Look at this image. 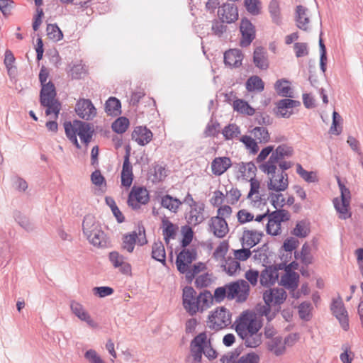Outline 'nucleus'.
Masks as SVG:
<instances>
[{"label":"nucleus","mask_w":363,"mask_h":363,"mask_svg":"<svg viewBox=\"0 0 363 363\" xmlns=\"http://www.w3.org/2000/svg\"><path fill=\"white\" fill-rule=\"evenodd\" d=\"M243 55L239 49H230L224 53V62L230 67H238L242 65Z\"/></svg>","instance_id":"nucleus-23"},{"label":"nucleus","mask_w":363,"mask_h":363,"mask_svg":"<svg viewBox=\"0 0 363 363\" xmlns=\"http://www.w3.org/2000/svg\"><path fill=\"white\" fill-rule=\"evenodd\" d=\"M224 270L230 275L234 274L236 271L240 269V262L236 259L229 257L225 260V264L223 265Z\"/></svg>","instance_id":"nucleus-55"},{"label":"nucleus","mask_w":363,"mask_h":363,"mask_svg":"<svg viewBox=\"0 0 363 363\" xmlns=\"http://www.w3.org/2000/svg\"><path fill=\"white\" fill-rule=\"evenodd\" d=\"M298 244L299 242L297 239L291 237L284 240L282 247L286 252H289L290 257H291L293 250L296 249Z\"/></svg>","instance_id":"nucleus-61"},{"label":"nucleus","mask_w":363,"mask_h":363,"mask_svg":"<svg viewBox=\"0 0 363 363\" xmlns=\"http://www.w3.org/2000/svg\"><path fill=\"white\" fill-rule=\"evenodd\" d=\"M225 22L214 20L212 22L211 30L213 34L221 37L224 33L227 30V26L224 25Z\"/></svg>","instance_id":"nucleus-60"},{"label":"nucleus","mask_w":363,"mask_h":363,"mask_svg":"<svg viewBox=\"0 0 363 363\" xmlns=\"http://www.w3.org/2000/svg\"><path fill=\"white\" fill-rule=\"evenodd\" d=\"M259 357L255 352H250L240 357L236 363H259Z\"/></svg>","instance_id":"nucleus-63"},{"label":"nucleus","mask_w":363,"mask_h":363,"mask_svg":"<svg viewBox=\"0 0 363 363\" xmlns=\"http://www.w3.org/2000/svg\"><path fill=\"white\" fill-rule=\"evenodd\" d=\"M296 172L306 182L313 183L318 182L316 174L313 172L305 170L300 164L296 165Z\"/></svg>","instance_id":"nucleus-49"},{"label":"nucleus","mask_w":363,"mask_h":363,"mask_svg":"<svg viewBox=\"0 0 363 363\" xmlns=\"http://www.w3.org/2000/svg\"><path fill=\"white\" fill-rule=\"evenodd\" d=\"M209 322L212 324V327L215 330L223 329L231 323V313L224 307L217 308L208 316Z\"/></svg>","instance_id":"nucleus-7"},{"label":"nucleus","mask_w":363,"mask_h":363,"mask_svg":"<svg viewBox=\"0 0 363 363\" xmlns=\"http://www.w3.org/2000/svg\"><path fill=\"white\" fill-rule=\"evenodd\" d=\"M268 350L273 352L276 356L283 354L286 351L285 343L281 336H277L272 338L267 342Z\"/></svg>","instance_id":"nucleus-31"},{"label":"nucleus","mask_w":363,"mask_h":363,"mask_svg":"<svg viewBox=\"0 0 363 363\" xmlns=\"http://www.w3.org/2000/svg\"><path fill=\"white\" fill-rule=\"evenodd\" d=\"M204 209L205 205L203 202L190 208L185 216L188 224L196 226L201 223L205 220Z\"/></svg>","instance_id":"nucleus-18"},{"label":"nucleus","mask_w":363,"mask_h":363,"mask_svg":"<svg viewBox=\"0 0 363 363\" xmlns=\"http://www.w3.org/2000/svg\"><path fill=\"white\" fill-rule=\"evenodd\" d=\"M42 88L40 93V103H45V99H54L56 96V91L54 84L48 82L41 85Z\"/></svg>","instance_id":"nucleus-35"},{"label":"nucleus","mask_w":363,"mask_h":363,"mask_svg":"<svg viewBox=\"0 0 363 363\" xmlns=\"http://www.w3.org/2000/svg\"><path fill=\"white\" fill-rule=\"evenodd\" d=\"M199 311L208 308L213 302V296L209 291L205 290L197 296Z\"/></svg>","instance_id":"nucleus-36"},{"label":"nucleus","mask_w":363,"mask_h":363,"mask_svg":"<svg viewBox=\"0 0 363 363\" xmlns=\"http://www.w3.org/2000/svg\"><path fill=\"white\" fill-rule=\"evenodd\" d=\"M163 228L164 240L167 244L169 243L170 238H174L176 235L174 225L165 216L162 219Z\"/></svg>","instance_id":"nucleus-38"},{"label":"nucleus","mask_w":363,"mask_h":363,"mask_svg":"<svg viewBox=\"0 0 363 363\" xmlns=\"http://www.w3.org/2000/svg\"><path fill=\"white\" fill-rule=\"evenodd\" d=\"M46 30L48 37L55 42L60 40L63 37L61 30L56 24H48Z\"/></svg>","instance_id":"nucleus-50"},{"label":"nucleus","mask_w":363,"mask_h":363,"mask_svg":"<svg viewBox=\"0 0 363 363\" xmlns=\"http://www.w3.org/2000/svg\"><path fill=\"white\" fill-rule=\"evenodd\" d=\"M82 230L89 242L95 247H104L107 241L104 232L91 215H86L83 220Z\"/></svg>","instance_id":"nucleus-2"},{"label":"nucleus","mask_w":363,"mask_h":363,"mask_svg":"<svg viewBox=\"0 0 363 363\" xmlns=\"http://www.w3.org/2000/svg\"><path fill=\"white\" fill-rule=\"evenodd\" d=\"M341 121H342L341 116H340V114L337 112L334 111L333 113V122H332V125L330 128V130H329V132L331 134H335V135H338L341 133L342 128L341 127H339V128H337V125L341 123Z\"/></svg>","instance_id":"nucleus-58"},{"label":"nucleus","mask_w":363,"mask_h":363,"mask_svg":"<svg viewBox=\"0 0 363 363\" xmlns=\"http://www.w3.org/2000/svg\"><path fill=\"white\" fill-rule=\"evenodd\" d=\"M218 16L223 22L233 23L238 18V8L234 4H223L218 9Z\"/></svg>","instance_id":"nucleus-16"},{"label":"nucleus","mask_w":363,"mask_h":363,"mask_svg":"<svg viewBox=\"0 0 363 363\" xmlns=\"http://www.w3.org/2000/svg\"><path fill=\"white\" fill-rule=\"evenodd\" d=\"M242 38L240 45L242 48L249 46L256 36L255 27L247 18H242L240 25Z\"/></svg>","instance_id":"nucleus-11"},{"label":"nucleus","mask_w":363,"mask_h":363,"mask_svg":"<svg viewBox=\"0 0 363 363\" xmlns=\"http://www.w3.org/2000/svg\"><path fill=\"white\" fill-rule=\"evenodd\" d=\"M253 62L257 68L266 70L269 67V60L266 50L262 47H257L253 53Z\"/></svg>","instance_id":"nucleus-26"},{"label":"nucleus","mask_w":363,"mask_h":363,"mask_svg":"<svg viewBox=\"0 0 363 363\" xmlns=\"http://www.w3.org/2000/svg\"><path fill=\"white\" fill-rule=\"evenodd\" d=\"M133 180V167L130 162V152L127 150L124 156L123 168L121 171V184L125 187H130Z\"/></svg>","instance_id":"nucleus-21"},{"label":"nucleus","mask_w":363,"mask_h":363,"mask_svg":"<svg viewBox=\"0 0 363 363\" xmlns=\"http://www.w3.org/2000/svg\"><path fill=\"white\" fill-rule=\"evenodd\" d=\"M308 9L301 6L298 5L296 6V21L298 28L307 30L308 28V24L310 23L309 18L308 16Z\"/></svg>","instance_id":"nucleus-30"},{"label":"nucleus","mask_w":363,"mask_h":363,"mask_svg":"<svg viewBox=\"0 0 363 363\" xmlns=\"http://www.w3.org/2000/svg\"><path fill=\"white\" fill-rule=\"evenodd\" d=\"M267 200L269 201L273 207L276 209L281 208L286 204V200L283 194L277 192H269L267 196Z\"/></svg>","instance_id":"nucleus-44"},{"label":"nucleus","mask_w":363,"mask_h":363,"mask_svg":"<svg viewBox=\"0 0 363 363\" xmlns=\"http://www.w3.org/2000/svg\"><path fill=\"white\" fill-rule=\"evenodd\" d=\"M240 134V128L235 123H230L223 130V135L226 140H232Z\"/></svg>","instance_id":"nucleus-52"},{"label":"nucleus","mask_w":363,"mask_h":363,"mask_svg":"<svg viewBox=\"0 0 363 363\" xmlns=\"http://www.w3.org/2000/svg\"><path fill=\"white\" fill-rule=\"evenodd\" d=\"M152 258L166 265V252L161 241L155 242L152 247Z\"/></svg>","instance_id":"nucleus-34"},{"label":"nucleus","mask_w":363,"mask_h":363,"mask_svg":"<svg viewBox=\"0 0 363 363\" xmlns=\"http://www.w3.org/2000/svg\"><path fill=\"white\" fill-rule=\"evenodd\" d=\"M271 177H269L267 182V188L269 191H274L276 192L284 191L287 189L289 186L288 174L281 172L277 177L274 174H267Z\"/></svg>","instance_id":"nucleus-13"},{"label":"nucleus","mask_w":363,"mask_h":363,"mask_svg":"<svg viewBox=\"0 0 363 363\" xmlns=\"http://www.w3.org/2000/svg\"><path fill=\"white\" fill-rule=\"evenodd\" d=\"M77 135L81 141L87 145L91 140L94 130L91 123L76 121Z\"/></svg>","instance_id":"nucleus-19"},{"label":"nucleus","mask_w":363,"mask_h":363,"mask_svg":"<svg viewBox=\"0 0 363 363\" xmlns=\"http://www.w3.org/2000/svg\"><path fill=\"white\" fill-rule=\"evenodd\" d=\"M310 233L308 223L303 220L298 222L291 233L298 238H306Z\"/></svg>","instance_id":"nucleus-47"},{"label":"nucleus","mask_w":363,"mask_h":363,"mask_svg":"<svg viewBox=\"0 0 363 363\" xmlns=\"http://www.w3.org/2000/svg\"><path fill=\"white\" fill-rule=\"evenodd\" d=\"M241 352L242 348L237 347L233 351L229 352L223 355L220 360L222 363H236Z\"/></svg>","instance_id":"nucleus-53"},{"label":"nucleus","mask_w":363,"mask_h":363,"mask_svg":"<svg viewBox=\"0 0 363 363\" xmlns=\"http://www.w3.org/2000/svg\"><path fill=\"white\" fill-rule=\"evenodd\" d=\"M311 304L309 302H303L298 306V314L301 319L304 320H309L311 315Z\"/></svg>","instance_id":"nucleus-56"},{"label":"nucleus","mask_w":363,"mask_h":363,"mask_svg":"<svg viewBox=\"0 0 363 363\" xmlns=\"http://www.w3.org/2000/svg\"><path fill=\"white\" fill-rule=\"evenodd\" d=\"M232 165L231 160L228 157H216L211 162V171L214 175L223 174Z\"/></svg>","instance_id":"nucleus-24"},{"label":"nucleus","mask_w":363,"mask_h":363,"mask_svg":"<svg viewBox=\"0 0 363 363\" xmlns=\"http://www.w3.org/2000/svg\"><path fill=\"white\" fill-rule=\"evenodd\" d=\"M75 111L81 118L91 120L96 114V109L89 99H80L77 102Z\"/></svg>","instance_id":"nucleus-14"},{"label":"nucleus","mask_w":363,"mask_h":363,"mask_svg":"<svg viewBox=\"0 0 363 363\" xmlns=\"http://www.w3.org/2000/svg\"><path fill=\"white\" fill-rule=\"evenodd\" d=\"M294 256L296 259L299 258L301 262L306 265L312 263L313 257L311 255V247L307 243L303 245L300 253L294 252Z\"/></svg>","instance_id":"nucleus-42"},{"label":"nucleus","mask_w":363,"mask_h":363,"mask_svg":"<svg viewBox=\"0 0 363 363\" xmlns=\"http://www.w3.org/2000/svg\"><path fill=\"white\" fill-rule=\"evenodd\" d=\"M322 35V33H320V35ZM319 48H320V69L323 71V72H325L326 70V62H327V52H326V48L325 46V44L323 43V40L320 37L319 39Z\"/></svg>","instance_id":"nucleus-59"},{"label":"nucleus","mask_w":363,"mask_h":363,"mask_svg":"<svg viewBox=\"0 0 363 363\" xmlns=\"http://www.w3.org/2000/svg\"><path fill=\"white\" fill-rule=\"evenodd\" d=\"M245 6L246 10L253 16L261 13L262 3L259 0H245Z\"/></svg>","instance_id":"nucleus-51"},{"label":"nucleus","mask_w":363,"mask_h":363,"mask_svg":"<svg viewBox=\"0 0 363 363\" xmlns=\"http://www.w3.org/2000/svg\"><path fill=\"white\" fill-rule=\"evenodd\" d=\"M264 84L262 79L258 76L250 77L246 82V89L249 91L261 92L264 90Z\"/></svg>","instance_id":"nucleus-40"},{"label":"nucleus","mask_w":363,"mask_h":363,"mask_svg":"<svg viewBox=\"0 0 363 363\" xmlns=\"http://www.w3.org/2000/svg\"><path fill=\"white\" fill-rule=\"evenodd\" d=\"M153 134L146 127L138 126L132 133V139L140 145H145L152 139Z\"/></svg>","instance_id":"nucleus-22"},{"label":"nucleus","mask_w":363,"mask_h":363,"mask_svg":"<svg viewBox=\"0 0 363 363\" xmlns=\"http://www.w3.org/2000/svg\"><path fill=\"white\" fill-rule=\"evenodd\" d=\"M251 133L253 135L255 140H257L259 143L265 144L270 140L269 133L265 127H255L252 130Z\"/></svg>","instance_id":"nucleus-39"},{"label":"nucleus","mask_w":363,"mask_h":363,"mask_svg":"<svg viewBox=\"0 0 363 363\" xmlns=\"http://www.w3.org/2000/svg\"><path fill=\"white\" fill-rule=\"evenodd\" d=\"M84 357L89 363H104L103 359L94 350H89L84 354Z\"/></svg>","instance_id":"nucleus-64"},{"label":"nucleus","mask_w":363,"mask_h":363,"mask_svg":"<svg viewBox=\"0 0 363 363\" xmlns=\"http://www.w3.org/2000/svg\"><path fill=\"white\" fill-rule=\"evenodd\" d=\"M129 120L125 117H119L111 125L113 130L118 134L126 131L129 126Z\"/></svg>","instance_id":"nucleus-48"},{"label":"nucleus","mask_w":363,"mask_h":363,"mask_svg":"<svg viewBox=\"0 0 363 363\" xmlns=\"http://www.w3.org/2000/svg\"><path fill=\"white\" fill-rule=\"evenodd\" d=\"M13 217L15 220L19 224L21 227L28 232L33 231L35 229L33 224L30 220L21 212L16 211L14 213Z\"/></svg>","instance_id":"nucleus-46"},{"label":"nucleus","mask_w":363,"mask_h":363,"mask_svg":"<svg viewBox=\"0 0 363 363\" xmlns=\"http://www.w3.org/2000/svg\"><path fill=\"white\" fill-rule=\"evenodd\" d=\"M228 299H235L238 303L245 302L250 294V286L247 281L239 279L227 284Z\"/></svg>","instance_id":"nucleus-4"},{"label":"nucleus","mask_w":363,"mask_h":363,"mask_svg":"<svg viewBox=\"0 0 363 363\" xmlns=\"http://www.w3.org/2000/svg\"><path fill=\"white\" fill-rule=\"evenodd\" d=\"M149 199V193L145 188L134 186L129 194L128 204L133 209L137 210L141 205L146 204Z\"/></svg>","instance_id":"nucleus-8"},{"label":"nucleus","mask_w":363,"mask_h":363,"mask_svg":"<svg viewBox=\"0 0 363 363\" xmlns=\"http://www.w3.org/2000/svg\"><path fill=\"white\" fill-rule=\"evenodd\" d=\"M268 217L272 218L281 224V222L289 220L291 215L290 213L285 209L279 208L272 212H270L268 209Z\"/></svg>","instance_id":"nucleus-45"},{"label":"nucleus","mask_w":363,"mask_h":363,"mask_svg":"<svg viewBox=\"0 0 363 363\" xmlns=\"http://www.w3.org/2000/svg\"><path fill=\"white\" fill-rule=\"evenodd\" d=\"M121 101L116 97H110L105 104V111L108 115L118 116L121 114Z\"/></svg>","instance_id":"nucleus-37"},{"label":"nucleus","mask_w":363,"mask_h":363,"mask_svg":"<svg viewBox=\"0 0 363 363\" xmlns=\"http://www.w3.org/2000/svg\"><path fill=\"white\" fill-rule=\"evenodd\" d=\"M278 277L279 273H277L276 268L272 267V266H268L261 272L259 281L262 286H269L276 282Z\"/></svg>","instance_id":"nucleus-27"},{"label":"nucleus","mask_w":363,"mask_h":363,"mask_svg":"<svg viewBox=\"0 0 363 363\" xmlns=\"http://www.w3.org/2000/svg\"><path fill=\"white\" fill-rule=\"evenodd\" d=\"M233 108L235 111L248 116H252L255 113V108L251 107L247 102L242 99L235 100L233 102Z\"/></svg>","instance_id":"nucleus-43"},{"label":"nucleus","mask_w":363,"mask_h":363,"mask_svg":"<svg viewBox=\"0 0 363 363\" xmlns=\"http://www.w3.org/2000/svg\"><path fill=\"white\" fill-rule=\"evenodd\" d=\"M143 246L147 243L145 229L143 225L138 226V232L133 231L123 235L122 249L129 253L133 252L135 244Z\"/></svg>","instance_id":"nucleus-5"},{"label":"nucleus","mask_w":363,"mask_h":363,"mask_svg":"<svg viewBox=\"0 0 363 363\" xmlns=\"http://www.w3.org/2000/svg\"><path fill=\"white\" fill-rule=\"evenodd\" d=\"M262 236V232L245 230L242 237V244L251 248L259 242Z\"/></svg>","instance_id":"nucleus-28"},{"label":"nucleus","mask_w":363,"mask_h":363,"mask_svg":"<svg viewBox=\"0 0 363 363\" xmlns=\"http://www.w3.org/2000/svg\"><path fill=\"white\" fill-rule=\"evenodd\" d=\"M209 230L216 237L222 238L225 236L229 230L225 218L220 216H214L209 221Z\"/></svg>","instance_id":"nucleus-17"},{"label":"nucleus","mask_w":363,"mask_h":363,"mask_svg":"<svg viewBox=\"0 0 363 363\" xmlns=\"http://www.w3.org/2000/svg\"><path fill=\"white\" fill-rule=\"evenodd\" d=\"M269 11L271 14L272 20L276 23L280 22V9L277 0H272L269 5Z\"/></svg>","instance_id":"nucleus-54"},{"label":"nucleus","mask_w":363,"mask_h":363,"mask_svg":"<svg viewBox=\"0 0 363 363\" xmlns=\"http://www.w3.org/2000/svg\"><path fill=\"white\" fill-rule=\"evenodd\" d=\"M299 275L296 272H285L281 277V284L289 289L294 290L298 287Z\"/></svg>","instance_id":"nucleus-33"},{"label":"nucleus","mask_w":363,"mask_h":363,"mask_svg":"<svg viewBox=\"0 0 363 363\" xmlns=\"http://www.w3.org/2000/svg\"><path fill=\"white\" fill-rule=\"evenodd\" d=\"M276 105L278 115L283 118H289L293 114V111L289 109L299 106L301 102L291 99H284L277 101Z\"/></svg>","instance_id":"nucleus-20"},{"label":"nucleus","mask_w":363,"mask_h":363,"mask_svg":"<svg viewBox=\"0 0 363 363\" xmlns=\"http://www.w3.org/2000/svg\"><path fill=\"white\" fill-rule=\"evenodd\" d=\"M197 252L195 249H184L177 255L176 259V265L178 271L184 274L189 264L196 260Z\"/></svg>","instance_id":"nucleus-10"},{"label":"nucleus","mask_w":363,"mask_h":363,"mask_svg":"<svg viewBox=\"0 0 363 363\" xmlns=\"http://www.w3.org/2000/svg\"><path fill=\"white\" fill-rule=\"evenodd\" d=\"M338 184L341 193V203L338 198H335L333 204L335 210L340 214L339 218L345 220L351 217V213L349 212L350 191L340 180H338Z\"/></svg>","instance_id":"nucleus-6"},{"label":"nucleus","mask_w":363,"mask_h":363,"mask_svg":"<svg viewBox=\"0 0 363 363\" xmlns=\"http://www.w3.org/2000/svg\"><path fill=\"white\" fill-rule=\"evenodd\" d=\"M161 206L174 213H177L182 202L169 194H165L160 198Z\"/></svg>","instance_id":"nucleus-29"},{"label":"nucleus","mask_w":363,"mask_h":363,"mask_svg":"<svg viewBox=\"0 0 363 363\" xmlns=\"http://www.w3.org/2000/svg\"><path fill=\"white\" fill-rule=\"evenodd\" d=\"M330 309L333 314L339 320L342 328L347 331L349 329V320L347 311L344 306L342 301L340 298L333 300Z\"/></svg>","instance_id":"nucleus-12"},{"label":"nucleus","mask_w":363,"mask_h":363,"mask_svg":"<svg viewBox=\"0 0 363 363\" xmlns=\"http://www.w3.org/2000/svg\"><path fill=\"white\" fill-rule=\"evenodd\" d=\"M233 326L238 335L245 342L247 347H257L262 343V334L259 330L262 323L256 314L250 311H244L234 322Z\"/></svg>","instance_id":"nucleus-1"},{"label":"nucleus","mask_w":363,"mask_h":363,"mask_svg":"<svg viewBox=\"0 0 363 363\" xmlns=\"http://www.w3.org/2000/svg\"><path fill=\"white\" fill-rule=\"evenodd\" d=\"M196 291L191 286H185L183 289V306L186 312L194 315L199 311L198 301Z\"/></svg>","instance_id":"nucleus-9"},{"label":"nucleus","mask_w":363,"mask_h":363,"mask_svg":"<svg viewBox=\"0 0 363 363\" xmlns=\"http://www.w3.org/2000/svg\"><path fill=\"white\" fill-rule=\"evenodd\" d=\"M274 89L280 96L286 98L294 97L293 91L290 86V82L285 79L277 80L274 84Z\"/></svg>","instance_id":"nucleus-32"},{"label":"nucleus","mask_w":363,"mask_h":363,"mask_svg":"<svg viewBox=\"0 0 363 363\" xmlns=\"http://www.w3.org/2000/svg\"><path fill=\"white\" fill-rule=\"evenodd\" d=\"M293 147L286 144L279 145L272 153L267 162L259 165V169L265 174H274L277 163L293 155Z\"/></svg>","instance_id":"nucleus-3"},{"label":"nucleus","mask_w":363,"mask_h":363,"mask_svg":"<svg viewBox=\"0 0 363 363\" xmlns=\"http://www.w3.org/2000/svg\"><path fill=\"white\" fill-rule=\"evenodd\" d=\"M72 313L81 320L86 322L89 326L94 328L96 323L91 319L89 314L84 310L83 306L79 303L72 301L70 304Z\"/></svg>","instance_id":"nucleus-25"},{"label":"nucleus","mask_w":363,"mask_h":363,"mask_svg":"<svg viewBox=\"0 0 363 363\" xmlns=\"http://www.w3.org/2000/svg\"><path fill=\"white\" fill-rule=\"evenodd\" d=\"M40 104L47 108L45 110L47 116L55 113L56 117H57L61 109V104L55 98L54 99H46L45 103H40Z\"/></svg>","instance_id":"nucleus-41"},{"label":"nucleus","mask_w":363,"mask_h":363,"mask_svg":"<svg viewBox=\"0 0 363 363\" xmlns=\"http://www.w3.org/2000/svg\"><path fill=\"white\" fill-rule=\"evenodd\" d=\"M114 290L109 286H97L93 289V294L100 298H104L113 294Z\"/></svg>","instance_id":"nucleus-62"},{"label":"nucleus","mask_w":363,"mask_h":363,"mask_svg":"<svg viewBox=\"0 0 363 363\" xmlns=\"http://www.w3.org/2000/svg\"><path fill=\"white\" fill-rule=\"evenodd\" d=\"M286 297V292L282 288L269 289L263 294V299L267 306L271 303L281 305L284 302Z\"/></svg>","instance_id":"nucleus-15"},{"label":"nucleus","mask_w":363,"mask_h":363,"mask_svg":"<svg viewBox=\"0 0 363 363\" xmlns=\"http://www.w3.org/2000/svg\"><path fill=\"white\" fill-rule=\"evenodd\" d=\"M240 141L245 144L247 149L250 150L252 153L255 154L258 152L259 147L255 138H252L248 135H243L240 138Z\"/></svg>","instance_id":"nucleus-57"}]
</instances>
